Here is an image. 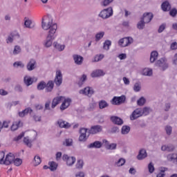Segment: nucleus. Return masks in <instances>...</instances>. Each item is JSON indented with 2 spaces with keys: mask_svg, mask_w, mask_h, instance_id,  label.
Here are the masks:
<instances>
[{
  "mask_svg": "<svg viewBox=\"0 0 177 177\" xmlns=\"http://www.w3.org/2000/svg\"><path fill=\"white\" fill-rule=\"evenodd\" d=\"M41 28L43 30H49L48 35L46 40L44 41V46L45 48H50L55 38H56V31L57 30V24H53L52 20L48 21V24L44 22V19H42Z\"/></svg>",
  "mask_w": 177,
  "mask_h": 177,
  "instance_id": "obj_1",
  "label": "nucleus"
},
{
  "mask_svg": "<svg viewBox=\"0 0 177 177\" xmlns=\"http://www.w3.org/2000/svg\"><path fill=\"white\" fill-rule=\"evenodd\" d=\"M111 16H113V7H109L101 10L98 15V17L104 20L110 19Z\"/></svg>",
  "mask_w": 177,
  "mask_h": 177,
  "instance_id": "obj_2",
  "label": "nucleus"
},
{
  "mask_svg": "<svg viewBox=\"0 0 177 177\" xmlns=\"http://www.w3.org/2000/svg\"><path fill=\"white\" fill-rule=\"evenodd\" d=\"M156 66L160 67V70L165 71L168 68V62L167 59L165 57L160 58L159 60L156 61Z\"/></svg>",
  "mask_w": 177,
  "mask_h": 177,
  "instance_id": "obj_3",
  "label": "nucleus"
},
{
  "mask_svg": "<svg viewBox=\"0 0 177 177\" xmlns=\"http://www.w3.org/2000/svg\"><path fill=\"white\" fill-rule=\"evenodd\" d=\"M20 35L17 32H12L6 39V44H13L14 41H19Z\"/></svg>",
  "mask_w": 177,
  "mask_h": 177,
  "instance_id": "obj_4",
  "label": "nucleus"
},
{
  "mask_svg": "<svg viewBox=\"0 0 177 177\" xmlns=\"http://www.w3.org/2000/svg\"><path fill=\"white\" fill-rule=\"evenodd\" d=\"M31 134L33 136V138H31L30 137H25L24 138V143L28 146V147H31L32 146V142L35 140V138H37V132L35 131H31Z\"/></svg>",
  "mask_w": 177,
  "mask_h": 177,
  "instance_id": "obj_5",
  "label": "nucleus"
},
{
  "mask_svg": "<svg viewBox=\"0 0 177 177\" xmlns=\"http://www.w3.org/2000/svg\"><path fill=\"white\" fill-rule=\"evenodd\" d=\"M80 95H84L85 96H88V97H91L92 95L95 93L93 88L92 87L87 86L83 89L79 91Z\"/></svg>",
  "mask_w": 177,
  "mask_h": 177,
  "instance_id": "obj_6",
  "label": "nucleus"
},
{
  "mask_svg": "<svg viewBox=\"0 0 177 177\" xmlns=\"http://www.w3.org/2000/svg\"><path fill=\"white\" fill-rule=\"evenodd\" d=\"M62 160L66 161V165L68 167H72L75 163L76 159L74 156H68V155L64 154L62 156Z\"/></svg>",
  "mask_w": 177,
  "mask_h": 177,
  "instance_id": "obj_7",
  "label": "nucleus"
},
{
  "mask_svg": "<svg viewBox=\"0 0 177 177\" xmlns=\"http://www.w3.org/2000/svg\"><path fill=\"white\" fill-rule=\"evenodd\" d=\"M125 100H127V97H125V95L114 97L112 99V104H115V106H120V104L125 103Z\"/></svg>",
  "mask_w": 177,
  "mask_h": 177,
  "instance_id": "obj_8",
  "label": "nucleus"
},
{
  "mask_svg": "<svg viewBox=\"0 0 177 177\" xmlns=\"http://www.w3.org/2000/svg\"><path fill=\"white\" fill-rule=\"evenodd\" d=\"M87 132L88 129L81 128L80 129V136L79 137V142H86L88 140V136H86Z\"/></svg>",
  "mask_w": 177,
  "mask_h": 177,
  "instance_id": "obj_9",
  "label": "nucleus"
},
{
  "mask_svg": "<svg viewBox=\"0 0 177 177\" xmlns=\"http://www.w3.org/2000/svg\"><path fill=\"white\" fill-rule=\"evenodd\" d=\"M100 132H103V127L101 125L92 126L89 130V133L91 135H96V133H100Z\"/></svg>",
  "mask_w": 177,
  "mask_h": 177,
  "instance_id": "obj_10",
  "label": "nucleus"
},
{
  "mask_svg": "<svg viewBox=\"0 0 177 177\" xmlns=\"http://www.w3.org/2000/svg\"><path fill=\"white\" fill-rule=\"evenodd\" d=\"M142 115L143 113L142 112V109L138 108L133 111L130 118L132 121H133L134 120H136V118H139V117H142Z\"/></svg>",
  "mask_w": 177,
  "mask_h": 177,
  "instance_id": "obj_11",
  "label": "nucleus"
},
{
  "mask_svg": "<svg viewBox=\"0 0 177 177\" xmlns=\"http://www.w3.org/2000/svg\"><path fill=\"white\" fill-rule=\"evenodd\" d=\"M55 83L57 85V86H60L63 83V75H62V72L60 71H57L56 72Z\"/></svg>",
  "mask_w": 177,
  "mask_h": 177,
  "instance_id": "obj_12",
  "label": "nucleus"
},
{
  "mask_svg": "<svg viewBox=\"0 0 177 177\" xmlns=\"http://www.w3.org/2000/svg\"><path fill=\"white\" fill-rule=\"evenodd\" d=\"M15 160V155L12 153H9L6 155V158L4 159L3 165H10L13 164Z\"/></svg>",
  "mask_w": 177,
  "mask_h": 177,
  "instance_id": "obj_13",
  "label": "nucleus"
},
{
  "mask_svg": "<svg viewBox=\"0 0 177 177\" xmlns=\"http://www.w3.org/2000/svg\"><path fill=\"white\" fill-rule=\"evenodd\" d=\"M57 124L59 125V128H64V129H70V128H71V124L68 122H66L62 119L57 120Z\"/></svg>",
  "mask_w": 177,
  "mask_h": 177,
  "instance_id": "obj_14",
  "label": "nucleus"
},
{
  "mask_svg": "<svg viewBox=\"0 0 177 177\" xmlns=\"http://www.w3.org/2000/svg\"><path fill=\"white\" fill-rule=\"evenodd\" d=\"M26 68L28 71H32L37 68V61L34 59H30L26 65Z\"/></svg>",
  "mask_w": 177,
  "mask_h": 177,
  "instance_id": "obj_15",
  "label": "nucleus"
},
{
  "mask_svg": "<svg viewBox=\"0 0 177 177\" xmlns=\"http://www.w3.org/2000/svg\"><path fill=\"white\" fill-rule=\"evenodd\" d=\"M110 120L115 125L121 126L124 124V120L118 116H111Z\"/></svg>",
  "mask_w": 177,
  "mask_h": 177,
  "instance_id": "obj_16",
  "label": "nucleus"
},
{
  "mask_svg": "<svg viewBox=\"0 0 177 177\" xmlns=\"http://www.w3.org/2000/svg\"><path fill=\"white\" fill-rule=\"evenodd\" d=\"M70 104H71V98H65L64 102L60 106L61 111H64L66 109L70 107Z\"/></svg>",
  "mask_w": 177,
  "mask_h": 177,
  "instance_id": "obj_17",
  "label": "nucleus"
},
{
  "mask_svg": "<svg viewBox=\"0 0 177 177\" xmlns=\"http://www.w3.org/2000/svg\"><path fill=\"white\" fill-rule=\"evenodd\" d=\"M105 75H106V73H104V71H103V70L97 69L95 71H93L91 73V77H92V78H97L99 77H103Z\"/></svg>",
  "mask_w": 177,
  "mask_h": 177,
  "instance_id": "obj_18",
  "label": "nucleus"
},
{
  "mask_svg": "<svg viewBox=\"0 0 177 177\" xmlns=\"http://www.w3.org/2000/svg\"><path fill=\"white\" fill-rule=\"evenodd\" d=\"M153 13L151 12H145L143 14L142 17H141V19H143V21H145V24L150 23L151 20H153Z\"/></svg>",
  "mask_w": 177,
  "mask_h": 177,
  "instance_id": "obj_19",
  "label": "nucleus"
},
{
  "mask_svg": "<svg viewBox=\"0 0 177 177\" xmlns=\"http://www.w3.org/2000/svg\"><path fill=\"white\" fill-rule=\"evenodd\" d=\"M73 59L74 60L75 64H77V66H81V64L84 63V57L80 55H77V54L73 55Z\"/></svg>",
  "mask_w": 177,
  "mask_h": 177,
  "instance_id": "obj_20",
  "label": "nucleus"
},
{
  "mask_svg": "<svg viewBox=\"0 0 177 177\" xmlns=\"http://www.w3.org/2000/svg\"><path fill=\"white\" fill-rule=\"evenodd\" d=\"M64 99V97L63 96H57L53 99L52 103H51V107L52 109H55L57 104H59L60 102H62V100Z\"/></svg>",
  "mask_w": 177,
  "mask_h": 177,
  "instance_id": "obj_21",
  "label": "nucleus"
},
{
  "mask_svg": "<svg viewBox=\"0 0 177 177\" xmlns=\"http://www.w3.org/2000/svg\"><path fill=\"white\" fill-rule=\"evenodd\" d=\"M147 157V152L146 149H142L139 151L138 155L137 156V159L139 161H142V160H145Z\"/></svg>",
  "mask_w": 177,
  "mask_h": 177,
  "instance_id": "obj_22",
  "label": "nucleus"
},
{
  "mask_svg": "<svg viewBox=\"0 0 177 177\" xmlns=\"http://www.w3.org/2000/svg\"><path fill=\"white\" fill-rule=\"evenodd\" d=\"M103 144L100 141H95L87 146L88 149H100Z\"/></svg>",
  "mask_w": 177,
  "mask_h": 177,
  "instance_id": "obj_23",
  "label": "nucleus"
},
{
  "mask_svg": "<svg viewBox=\"0 0 177 177\" xmlns=\"http://www.w3.org/2000/svg\"><path fill=\"white\" fill-rule=\"evenodd\" d=\"M21 127H23V122H21V121L15 122L12 124L10 129L12 131H17L19 128H21Z\"/></svg>",
  "mask_w": 177,
  "mask_h": 177,
  "instance_id": "obj_24",
  "label": "nucleus"
},
{
  "mask_svg": "<svg viewBox=\"0 0 177 177\" xmlns=\"http://www.w3.org/2000/svg\"><path fill=\"white\" fill-rule=\"evenodd\" d=\"M31 114V113H32V110L31 108L28 107L25 109L24 111L19 112V116L21 117V118H23L24 117H26V115H27V114Z\"/></svg>",
  "mask_w": 177,
  "mask_h": 177,
  "instance_id": "obj_25",
  "label": "nucleus"
},
{
  "mask_svg": "<svg viewBox=\"0 0 177 177\" xmlns=\"http://www.w3.org/2000/svg\"><path fill=\"white\" fill-rule=\"evenodd\" d=\"M55 86V83L52 80H49L48 83H46V92H52Z\"/></svg>",
  "mask_w": 177,
  "mask_h": 177,
  "instance_id": "obj_26",
  "label": "nucleus"
},
{
  "mask_svg": "<svg viewBox=\"0 0 177 177\" xmlns=\"http://www.w3.org/2000/svg\"><path fill=\"white\" fill-rule=\"evenodd\" d=\"M162 151H174L175 150V146L172 145H162L161 147Z\"/></svg>",
  "mask_w": 177,
  "mask_h": 177,
  "instance_id": "obj_27",
  "label": "nucleus"
},
{
  "mask_svg": "<svg viewBox=\"0 0 177 177\" xmlns=\"http://www.w3.org/2000/svg\"><path fill=\"white\" fill-rule=\"evenodd\" d=\"M161 8L163 12H169L171 10V4L168 1H164L161 5Z\"/></svg>",
  "mask_w": 177,
  "mask_h": 177,
  "instance_id": "obj_28",
  "label": "nucleus"
},
{
  "mask_svg": "<svg viewBox=\"0 0 177 177\" xmlns=\"http://www.w3.org/2000/svg\"><path fill=\"white\" fill-rule=\"evenodd\" d=\"M24 82L26 85V86H30V85H32L34 81L32 80V78L28 75H26L24 77Z\"/></svg>",
  "mask_w": 177,
  "mask_h": 177,
  "instance_id": "obj_29",
  "label": "nucleus"
},
{
  "mask_svg": "<svg viewBox=\"0 0 177 177\" xmlns=\"http://www.w3.org/2000/svg\"><path fill=\"white\" fill-rule=\"evenodd\" d=\"M158 59V52L152 51L150 55V63H154Z\"/></svg>",
  "mask_w": 177,
  "mask_h": 177,
  "instance_id": "obj_30",
  "label": "nucleus"
},
{
  "mask_svg": "<svg viewBox=\"0 0 177 177\" xmlns=\"http://www.w3.org/2000/svg\"><path fill=\"white\" fill-rule=\"evenodd\" d=\"M131 131V127L129 126L124 125L121 129L122 135H128Z\"/></svg>",
  "mask_w": 177,
  "mask_h": 177,
  "instance_id": "obj_31",
  "label": "nucleus"
},
{
  "mask_svg": "<svg viewBox=\"0 0 177 177\" xmlns=\"http://www.w3.org/2000/svg\"><path fill=\"white\" fill-rule=\"evenodd\" d=\"M113 2H114V0H103L100 2V6L103 8H107V6H110Z\"/></svg>",
  "mask_w": 177,
  "mask_h": 177,
  "instance_id": "obj_32",
  "label": "nucleus"
},
{
  "mask_svg": "<svg viewBox=\"0 0 177 177\" xmlns=\"http://www.w3.org/2000/svg\"><path fill=\"white\" fill-rule=\"evenodd\" d=\"M53 45H54V48H55V49H57V50H59V52H62V50H64V48H66V46L61 45L59 43H57V41H55L53 43Z\"/></svg>",
  "mask_w": 177,
  "mask_h": 177,
  "instance_id": "obj_33",
  "label": "nucleus"
},
{
  "mask_svg": "<svg viewBox=\"0 0 177 177\" xmlns=\"http://www.w3.org/2000/svg\"><path fill=\"white\" fill-rule=\"evenodd\" d=\"M20 53H21V47L19 45L15 46L12 50V55H14V56H16L17 55H20Z\"/></svg>",
  "mask_w": 177,
  "mask_h": 177,
  "instance_id": "obj_34",
  "label": "nucleus"
},
{
  "mask_svg": "<svg viewBox=\"0 0 177 177\" xmlns=\"http://www.w3.org/2000/svg\"><path fill=\"white\" fill-rule=\"evenodd\" d=\"M142 115H149L153 110L150 107L145 106L143 109H141Z\"/></svg>",
  "mask_w": 177,
  "mask_h": 177,
  "instance_id": "obj_35",
  "label": "nucleus"
},
{
  "mask_svg": "<svg viewBox=\"0 0 177 177\" xmlns=\"http://www.w3.org/2000/svg\"><path fill=\"white\" fill-rule=\"evenodd\" d=\"M109 107V103L106 102V100H101L99 102V108L100 110H103V109H106Z\"/></svg>",
  "mask_w": 177,
  "mask_h": 177,
  "instance_id": "obj_36",
  "label": "nucleus"
},
{
  "mask_svg": "<svg viewBox=\"0 0 177 177\" xmlns=\"http://www.w3.org/2000/svg\"><path fill=\"white\" fill-rule=\"evenodd\" d=\"M104 37V31H100L95 35V42H99Z\"/></svg>",
  "mask_w": 177,
  "mask_h": 177,
  "instance_id": "obj_37",
  "label": "nucleus"
},
{
  "mask_svg": "<svg viewBox=\"0 0 177 177\" xmlns=\"http://www.w3.org/2000/svg\"><path fill=\"white\" fill-rule=\"evenodd\" d=\"M46 88V82L41 81L37 84V90L38 91H44V89Z\"/></svg>",
  "mask_w": 177,
  "mask_h": 177,
  "instance_id": "obj_38",
  "label": "nucleus"
},
{
  "mask_svg": "<svg viewBox=\"0 0 177 177\" xmlns=\"http://www.w3.org/2000/svg\"><path fill=\"white\" fill-rule=\"evenodd\" d=\"M145 24L146 22H145L143 19L140 18V21L137 24V28H138V30H143V28H145Z\"/></svg>",
  "mask_w": 177,
  "mask_h": 177,
  "instance_id": "obj_39",
  "label": "nucleus"
},
{
  "mask_svg": "<svg viewBox=\"0 0 177 177\" xmlns=\"http://www.w3.org/2000/svg\"><path fill=\"white\" fill-rule=\"evenodd\" d=\"M110 46H111V41L106 40L104 42L103 49H104V50H109V49H110Z\"/></svg>",
  "mask_w": 177,
  "mask_h": 177,
  "instance_id": "obj_40",
  "label": "nucleus"
},
{
  "mask_svg": "<svg viewBox=\"0 0 177 177\" xmlns=\"http://www.w3.org/2000/svg\"><path fill=\"white\" fill-rule=\"evenodd\" d=\"M126 37L122 38L118 41V45L119 46H121V48H127V41H125L126 40Z\"/></svg>",
  "mask_w": 177,
  "mask_h": 177,
  "instance_id": "obj_41",
  "label": "nucleus"
},
{
  "mask_svg": "<svg viewBox=\"0 0 177 177\" xmlns=\"http://www.w3.org/2000/svg\"><path fill=\"white\" fill-rule=\"evenodd\" d=\"M42 162V160H41V157L39 156H35L34 157V166L37 167V165H39Z\"/></svg>",
  "mask_w": 177,
  "mask_h": 177,
  "instance_id": "obj_42",
  "label": "nucleus"
},
{
  "mask_svg": "<svg viewBox=\"0 0 177 177\" xmlns=\"http://www.w3.org/2000/svg\"><path fill=\"white\" fill-rule=\"evenodd\" d=\"M12 164H14L16 167H20V165L23 164V160L19 158H14Z\"/></svg>",
  "mask_w": 177,
  "mask_h": 177,
  "instance_id": "obj_43",
  "label": "nucleus"
},
{
  "mask_svg": "<svg viewBox=\"0 0 177 177\" xmlns=\"http://www.w3.org/2000/svg\"><path fill=\"white\" fill-rule=\"evenodd\" d=\"M168 161H174V160H176L177 162V154L176 153H170L167 155Z\"/></svg>",
  "mask_w": 177,
  "mask_h": 177,
  "instance_id": "obj_44",
  "label": "nucleus"
},
{
  "mask_svg": "<svg viewBox=\"0 0 177 177\" xmlns=\"http://www.w3.org/2000/svg\"><path fill=\"white\" fill-rule=\"evenodd\" d=\"M64 146H73V139L71 138H66L65 141L63 142Z\"/></svg>",
  "mask_w": 177,
  "mask_h": 177,
  "instance_id": "obj_45",
  "label": "nucleus"
},
{
  "mask_svg": "<svg viewBox=\"0 0 177 177\" xmlns=\"http://www.w3.org/2000/svg\"><path fill=\"white\" fill-rule=\"evenodd\" d=\"M49 169H50V171H56V169H57V164H56V162H51L49 163Z\"/></svg>",
  "mask_w": 177,
  "mask_h": 177,
  "instance_id": "obj_46",
  "label": "nucleus"
},
{
  "mask_svg": "<svg viewBox=\"0 0 177 177\" xmlns=\"http://www.w3.org/2000/svg\"><path fill=\"white\" fill-rule=\"evenodd\" d=\"M83 167H84V160H77L76 163L77 169H82Z\"/></svg>",
  "mask_w": 177,
  "mask_h": 177,
  "instance_id": "obj_47",
  "label": "nucleus"
},
{
  "mask_svg": "<svg viewBox=\"0 0 177 177\" xmlns=\"http://www.w3.org/2000/svg\"><path fill=\"white\" fill-rule=\"evenodd\" d=\"M142 74H143V75L151 77V75H153V71L151 69H144Z\"/></svg>",
  "mask_w": 177,
  "mask_h": 177,
  "instance_id": "obj_48",
  "label": "nucleus"
},
{
  "mask_svg": "<svg viewBox=\"0 0 177 177\" xmlns=\"http://www.w3.org/2000/svg\"><path fill=\"white\" fill-rule=\"evenodd\" d=\"M13 67H15L16 68H18V67H20V68H24V64L21 62H15L13 64Z\"/></svg>",
  "mask_w": 177,
  "mask_h": 177,
  "instance_id": "obj_49",
  "label": "nucleus"
},
{
  "mask_svg": "<svg viewBox=\"0 0 177 177\" xmlns=\"http://www.w3.org/2000/svg\"><path fill=\"white\" fill-rule=\"evenodd\" d=\"M115 164L117 167H122L125 164V159L121 158Z\"/></svg>",
  "mask_w": 177,
  "mask_h": 177,
  "instance_id": "obj_50",
  "label": "nucleus"
},
{
  "mask_svg": "<svg viewBox=\"0 0 177 177\" xmlns=\"http://www.w3.org/2000/svg\"><path fill=\"white\" fill-rule=\"evenodd\" d=\"M86 78H87L86 75L83 74L82 75V77L80 78L79 83H78L80 86H81V85H83L84 82H85V81H86Z\"/></svg>",
  "mask_w": 177,
  "mask_h": 177,
  "instance_id": "obj_51",
  "label": "nucleus"
},
{
  "mask_svg": "<svg viewBox=\"0 0 177 177\" xmlns=\"http://www.w3.org/2000/svg\"><path fill=\"white\" fill-rule=\"evenodd\" d=\"M145 103H146V99L145 97H141L137 101L138 106H145Z\"/></svg>",
  "mask_w": 177,
  "mask_h": 177,
  "instance_id": "obj_52",
  "label": "nucleus"
},
{
  "mask_svg": "<svg viewBox=\"0 0 177 177\" xmlns=\"http://www.w3.org/2000/svg\"><path fill=\"white\" fill-rule=\"evenodd\" d=\"M165 132L167 133V135H168L169 136V135H171L172 133V127L169 126V125H167L165 127Z\"/></svg>",
  "mask_w": 177,
  "mask_h": 177,
  "instance_id": "obj_53",
  "label": "nucleus"
},
{
  "mask_svg": "<svg viewBox=\"0 0 177 177\" xmlns=\"http://www.w3.org/2000/svg\"><path fill=\"white\" fill-rule=\"evenodd\" d=\"M140 89H142V86H140V84L136 83L133 86L134 92H140Z\"/></svg>",
  "mask_w": 177,
  "mask_h": 177,
  "instance_id": "obj_54",
  "label": "nucleus"
},
{
  "mask_svg": "<svg viewBox=\"0 0 177 177\" xmlns=\"http://www.w3.org/2000/svg\"><path fill=\"white\" fill-rule=\"evenodd\" d=\"M118 132H120V128H118L117 126H115L111 129L109 133H118Z\"/></svg>",
  "mask_w": 177,
  "mask_h": 177,
  "instance_id": "obj_55",
  "label": "nucleus"
},
{
  "mask_svg": "<svg viewBox=\"0 0 177 177\" xmlns=\"http://www.w3.org/2000/svg\"><path fill=\"white\" fill-rule=\"evenodd\" d=\"M148 169H149V174H153V172H154L155 171V168H154V165L153 164V162H149V164L148 165Z\"/></svg>",
  "mask_w": 177,
  "mask_h": 177,
  "instance_id": "obj_56",
  "label": "nucleus"
},
{
  "mask_svg": "<svg viewBox=\"0 0 177 177\" xmlns=\"http://www.w3.org/2000/svg\"><path fill=\"white\" fill-rule=\"evenodd\" d=\"M104 58V55L103 54H100V55H96L94 57L93 62H100V60H102V59Z\"/></svg>",
  "mask_w": 177,
  "mask_h": 177,
  "instance_id": "obj_57",
  "label": "nucleus"
},
{
  "mask_svg": "<svg viewBox=\"0 0 177 177\" xmlns=\"http://www.w3.org/2000/svg\"><path fill=\"white\" fill-rule=\"evenodd\" d=\"M31 24H32V21L30 19H26L24 21V26L26 28H31Z\"/></svg>",
  "mask_w": 177,
  "mask_h": 177,
  "instance_id": "obj_58",
  "label": "nucleus"
},
{
  "mask_svg": "<svg viewBox=\"0 0 177 177\" xmlns=\"http://www.w3.org/2000/svg\"><path fill=\"white\" fill-rule=\"evenodd\" d=\"M125 41L127 42V46H129L131 44H133V38L132 37H126Z\"/></svg>",
  "mask_w": 177,
  "mask_h": 177,
  "instance_id": "obj_59",
  "label": "nucleus"
},
{
  "mask_svg": "<svg viewBox=\"0 0 177 177\" xmlns=\"http://www.w3.org/2000/svg\"><path fill=\"white\" fill-rule=\"evenodd\" d=\"M5 152L1 151L0 152V164L3 165V162H5Z\"/></svg>",
  "mask_w": 177,
  "mask_h": 177,
  "instance_id": "obj_60",
  "label": "nucleus"
},
{
  "mask_svg": "<svg viewBox=\"0 0 177 177\" xmlns=\"http://www.w3.org/2000/svg\"><path fill=\"white\" fill-rule=\"evenodd\" d=\"M117 149V145L115 143L109 144L106 150H115Z\"/></svg>",
  "mask_w": 177,
  "mask_h": 177,
  "instance_id": "obj_61",
  "label": "nucleus"
},
{
  "mask_svg": "<svg viewBox=\"0 0 177 177\" xmlns=\"http://www.w3.org/2000/svg\"><path fill=\"white\" fill-rule=\"evenodd\" d=\"M14 89L15 92H23V87L20 84L15 85Z\"/></svg>",
  "mask_w": 177,
  "mask_h": 177,
  "instance_id": "obj_62",
  "label": "nucleus"
},
{
  "mask_svg": "<svg viewBox=\"0 0 177 177\" xmlns=\"http://www.w3.org/2000/svg\"><path fill=\"white\" fill-rule=\"evenodd\" d=\"M24 136V133H21L18 136L14 138V142H19V140H21V138Z\"/></svg>",
  "mask_w": 177,
  "mask_h": 177,
  "instance_id": "obj_63",
  "label": "nucleus"
},
{
  "mask_svg": "<svg viewBox=\"0 0 177 177\" xmlns=\"http://www.w3.org/2000/svg\"><path fill=\"white\" fill-rule=\"evenodd\" d=\"M169 15L170 16H171L172 17H175V16H176L177 15V10L176 8H173L170 10L169 12Z\"/></svg>",
  "mask_w": 177,
  "mask_h": 177,
  "instance_id": "obj_64",
  "label": "nucleus"
}]
</instances>
